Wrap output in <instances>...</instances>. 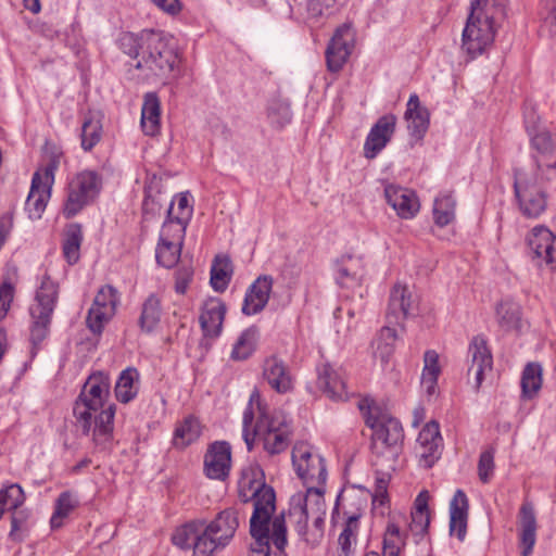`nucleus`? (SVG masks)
Listing matches in <instances>:
<instances>
[{
    "instance_id": "nucleus-35",
    "label": "nucleus",
    "mask_w": 556,
    "mask_h": 556,
    "mask_svg": "<svg viewBox=\"0 0 556 556\" xmlns=\"http://www.w3.org/2000/svg\"><path fill=\"white\" fill-rule=\"evenodd\" d=\"M81 148L85 151H91L102 138L101 114L99 112L89 111L81 125Z\"/></svg>"
},
{
    "instance_id": "nucleus-23",
    "label": "nucleus",
    "mask_w": 556,
    "mask_h": 556,
    "mask_svg": "<svg viewBox=\"0 0 556 556\" xmlns=\"http://www.w3.org/2000/svg\"><path fill=\"white\" fill-rule=\"evenodd\" d=\"M273 277L260 276L247 290L242 313L247 316L261 313L267 305L273 289Z\"/></svg>"
},
{
    "instance_id": "nucleus-21",
    "label": "nucleus",
    "mask_w": 556,
    "mask_h": 556,
    "mask_svg": "<svg viewBox=\"0 0 556 556\" xmlns=\"http://www.w3.org/2000/svg\"><path fill=\"white\" fill-rule=\"evenodd\" d=\"M384 197L397 216L404 219L413 218L420 208V203L415 191L396 186L388 185L384 188Z\"/></svg>"
},
{
    "instance_id": "nucleus-52",
    "label": "nucleus",
    "mask_w": 556,
    "mask_h": 556,
    "mask_svg": "<svg viewBox=\"0 0 556 556\" xmlns=\"http://www.w3.org/2000/svg\"><path fill=\"white\" fill-rule=\"evenodd\" d=\"M142 38L143 30L140 34L123 33L118 39L119 48L130 58L141 60V52L143 51Z\"/></svg>"
},
{
    "instance_id": "nucleus-22",
    "label": "nucleus",
    "mask_w": 556,
    "mask_h": 556,
    "mask_svg": "<svg viewBox=\"0 0 556 556\" xmlns=\"http://www.w3.org/2000/svg\"><path fill=\"white\" fill-rule=\"evenodd\" d=\"M226 305L219 298H208L201 307L199 323L204 337L215 339L222 333Z\"/></svg>"
},
{
    "instance_id": "nucleus-15",
    "label": "nucleus",
    "mask_w": 556,
    "mask_h": 556,
    "mask_svg": "<svg viewBox=\"0 0 556 556\" xmlns=\"http://www.w3.org/2000/svg\"><path fill=\"white\" fill-rule=\"evenodd\" d=\"M119 298L117 290L111 285L103 286L98 291L89 308L86 324L90 331L100 334L104 326L115 315Z\"/></svg>"
},
{
    "instance_id": "nucleus-2",
    "label": "nucleus",
    "mask_w": 556,
    "mask_h": 556,
    "mask_svg": "<svg viewBox=\"0 0 556 556\" xmlns=\"http://www.w3.org/2000/svg\"><path fill=\"white\" fill-rule=\"evenodd\" d=\"M239 523L238 509L228 507L208 523L194 519L178 527L172 535V542L181 549H192V556H212L231 542Z\"/></svg>"
},
{
    "instance_id": "nucleus-50",
    "label": "nucleus",
    "mask_w": 556,
    "mask_h": 556,
    "mask_svg": "<svg viewBox=\"0 0 556 556\" xmlns=\"http://www.w3.org/2000/svg\"><path fill=\"white\" fill-rule=\"evenodd\" d=\"M359 515H352L348 518L344 528L339 535L338 543L342 551L343 556H349L352 553V546L356 543V536L359 527Z\"/></svg>"
},
{
    "instance_id": "nucleus-3",
    "label": "nucleus",
    "mask_w": 556,
    "mask_h": 556,
    "mask_svg": "<svg viewBox=\"0 0 556 556\" xmlns=\"http://www.w3.org/2000/svg\"><path fill=\"white\" fill-rule=\"evenodd\" d=\"M365 424L372 430V464L392 469L397 462L404 440L401 422L389 416L370 399H362L357 404Z\"/></svg>"
},
{
    "instance_id": "nucleus-12",
    "label": "nucleus",
    "mask_w": 556,
    "mask_h": 556,
    "mask_svg": "<svg viewBox=\"0 0 556 556\" xmlns=\"http://www.w3.org/2000/svg\"><path fill=\"white\" fill-rule=\"evenodd\" d=\"M292 464L298 477L306 485H323L327 479V469L321 456L314 454L312 447L299 442L292 448Z\"/></svg>"
},
{
    "instance_id": "nucleus-5",
    "label": "nucleus",
    "mask_w": 556,
    "mask_h": 556,
    "mask_svg": "<svg viewBox=\"0 0 556 556\" xmlns=\"http://www.w3.org/2000/svg\"><path fill=\"white\" fill-rule=\"evenodd\" d=\"M143 51L136 68L147 78L167 80L176 77L180 58L173 40L164 31L143 29Z\"/></svg>"
},
{
    "instance_id": "nucleus-9",
    "label": "nucleus",
    "mask_w": 556,
    "mask_h": 556,
    "mask_svg": "<svg viewBox=\"0 0 556 556\" xmlns=\"http://www.w3.org/2000/svg\"><path fill=\"white\" fill-rule=\"evenodd\" d=\"M59 165V156L51 154L47 162L34 173L29 194L25 202V210L30 219L41 218L51 195Z\"/></svg>"
},
{
    "instance_id": "nucleus-24",
    "label": "nucleus",
    "mask_w": 556,
    "mask_h": 556,
    "mask_svg": "<svg viewBox=\"0 0 556 556\" xmlns=\"http://www.w3.org/2000/svg\"><path fill=\"white\" fill-rule=\"evenodd\" d=\"M263 377L278 393H287L293 389V377L290 368L279 357H267L263 364Z\"/></svg>"
},
{
    "instance_id": "nucleus-8",
    "label": "nucleus",
    "mask_w": 556,
    "mask_h": 556,
    "mask_svg": "<svg viewBox=\"0 0 556 556\" xmlns=\"http://www.w3.org/2000/svg\"><path fill=\"white\" fill-rule=\"evenodd\" d=\"M540 174L525 168L515 169L514 191L522 216L539 218L547 208V193L539 185Z\"/></svg>"
},
{
    "instance_id": "nucleus-64",
    "label": "nucleus",
    "mask_w": 556,
    "mask_h": 556,
    "mask_svg": "<svg viewBox=\"0 0 556 556\" xmlns=\"http://www.w3.org/2000/svg\"><path fill=\"white\" fill-rule=\"evenodd\" d=\"M547 14L544 16L543 23L552 35H556V0H547Z\"/></svg>"
},
{
    "instance_id": "nucleus-54",
    "label": "nucleus",
    "mask_w": 556,
    "mask_h": 556,
    "mask_svg": "<svg viewBox=\"0 0 556 556\" xmlns=\"http://www.w3.org/2000/svg\"><path fill=\"white\" fill-rule=\"evenodd\" d=\"M271 542L278 549V554L275 556H287L283 552L288 542L286 517L283 513L275 516L271 520Z\"/></svg>"
},
{
    "instance_id": "nucleus-45",
    "label": "nucleus",
    "mask_w": 556,
    "mask_h": 556,
    "mask_svg": "<svg viewBox=\"0 0 556 556\" xmlns=\"http://www.w3.org/2000/svg\"><path fill=\"white\" fill-rule=\"evenodd\" d=\"M15 294V288L13 283L9 280H4L0 285V320L4 319L8 315L11 303L13 302ZM8 348V339L5 329L0 327V362L7 351Z\"/></svg>"
},
{
    "instance_id": "nucleus-31",
    "label": "nucleus",
    "mask_w": 556,
    "mask_h": 556,
    "mask_svg": "<svg viewBox=\"0 0 556 556\" xmlns=\"http://www.w3.org/2000/svg\"><path fill=\"white\" fill-rule=\"evenodd\" d=\"M536 539V519L531 504H522L520 508V543L523 546L521 556L532 553Z\"/></svg>"
},
{
    "instance_id": "nucleus-48",
    "label": "nucleus",
    "mask_w": 556,
    "mask_h": 556,
    "mask_svg": "<svg viewBox=\"0 0 556 556\" xmlns=\"http://www.w3.org/2000/svg\"><path fill=\"white\" fill-rule=\"evenodd\" d=\"M293 503L301 504L309 514L326 513L324 493L314 485L307 486L306 494L293 495Z\"/></svg>"
},
{
    "instance_id": "nucleus-62",
    "label": "nucleus",
    "mask_w": 556,
    "mask_h": 556,
    "mask_svg": "<svg viewBox=\"0 0 556 556\" xmlns=\"http://www.w3.org/2000/svg\"><path fill=\"white\" fill-rule=\"evenodd\" d=\"M192 278L193 269L191 266L179 267L175 273V291L185 294Z\"/></svg>"
},
{
    "instance_id": "nucleus-33",
    "label": "nucleus",
    "mask_w": 556,
    "mask_h": 556,
    "mask_svg": "<svg viewBox=\"0 0 556 556\" xmlns=\"http://www.w3.org/2000/svg\"><path fill=\"white\" fill-rule=\"evenodd\" d=\"M429 498V492L424 490L417 495L415 500L414 509L410 514L412 521L409 523V531L415 536L421 538L428 532L430 525V514L428 507Z\"/></svg>"
},
{
    "instance_id": "nucleus-26",
    "label": "nucleus",
    "mask_w": 556,
    "mask_h": 556,
    "mask_svg": "<svg viewBox=\"0 0 556 556\" xmlns=\"http://www.w3.org/2000/svg\"><path fill=\"white\" fill-rule=\"evenodd\" d=\"M405 119L410 137L417 141L421 140L429 128L430 114L426 108L420 105L416 93L410 94L408 99Z\"/></svg>"
},
{
    "instance_id": "nucleus-6",
    "label": "nucleus",
    "mask_w": 556,
    "mask_h": 556,
    "mask_svg": "<svg viewBox=\"0 0 556 556\" xmlns=\"http://www.w3.org/2000/svg\"><path fill=\"white\" fill-rule=\"evenodd\" d=\"M238 495L242 503L253 501L250 520L271 519L276 509V494L265 482V475L258 464L251 463L242 468L238 481Z\"/></svg>"
},
{
    "instance_id": "nucleus-18",
    "label": "nucleus",
    "mask_w": 556,
    "mask_h": 556,
    "mask_svg": "<svg viewBox=\"0 0 556 556\" xmlns=\"http://www.w3.org/2000/svg\"><path fill=\"white\" fill-rule=\"evenodd\" d=\"M396 122L397 118L394 114H386L376 122L364 143V155L366 159H375L388 144L395 131Z\"/></svg>"
},
{
    "instance_id": "nucleus-29",
    "label": "nucleus",
    "mask_w": 556,
    "mask_h": 556,
    "mask_svg": "<svg viewBox=\"0 0 556 556\" xmlns=\"http://www.w3.org/2000/svg\"><path fill=\"white\" fill-rule=\"evenodd\" d=\"M163 314L161 298L151 293L142 303L138 326L143 333H152L161 323Z\"/></svg>"
},
{
    "instance_id": "nucleus-25",
    "label": "nucleus",
    "mask_w": 556,
    "mask_h": 556,
    "mask_svg": "<svg viewBox=\"0 0 556 556\" xmlns=\"http://www.w3.org/2000/svg\"><path fill=\"white\" fill-rule=\"evenodd\" d=\"M413 306L412 292L405 285H395L389 298L388 309L386 314L388 326H397L409 316Z\"/></svg>"
},
{
    "instance_id": "nucleus-53",
    "label": "nucleus",
    "mask_w": 556,
    "mask_h": 556,
    "mask_svg": "<svg viewBox=\"0 0 556 556\" xmlns=\"http://www.w3.org/2000/svg\"><path fill=\"white\" fill-rule=\"evenodd\" d=\"M376 469V480H375V492L372 494V502L384 504L388 498V485L390 482L391 473L390 471L395 469V466L392 469H387L384 466L375 465Z\"/></svg>"
},
{
    "instance_id": "nucleus-49",
    "label": "nucleus",
    "mask_w": 556,
    "mask_h": 556,
    "mask_svg": "<svg viewBox=\"0 0 556 556\" xmlns=\"http://www.w3.org/2000/svg\"><path fill=\"white\" fill-rule=\"evenodd\" d=\"M181 248V245L173 243L172 241L159 239L155 250L157 264L165 268L174 267L180 258Z\"/></svg>"
},
{
    "instance_id": "nucleus-39",
    "label": "nucleus",
    "mask_w": 556,
    "mask_h": 556,
    "mask_svg": "<svg viewBox=\"0 0 556 556\" xmlns=\"http://www.w3.org/2000/svg\"><path fill=\"white\" fill-rule=\"evenodd\" d=\"M79 506L78 497L71 491L62 492L55 501L54 513L50 519L52 529L61 528L66 519Z\"/></svg>"
},
{
    "instance_id": "nucleus-13",
    "label": "nucleus",
    "mask_w": 556,
    "mask_h": 556,
    "mask_svg": "<svg viewBox=\"0 0 556 556\" xmlns=\"http://www.w3.org/2000/svg\"><path fill=\"white\" fill-rule=\"evenodd\" d=\"M355 35L351 22L343 23L334 30L325 52L328 71L337 73L342 70L354 49Z\"/></svg>"
},
{
    "instance_id": "nucleus-4",
    "label": "nucleus",
    "mask_w": 556,
    "mask_h": 556,
    "mask_svg": "<svg viewBox=\"0 0 556 556\" xmlns=\"http://www.w3.org/2000/svg\"><path fill=\"white\" fill-rule=\"evenodd\" d=\"M505 14V0H471L462 34V50L470 59L483 54L492 46Z\"/></svg>"
},
{
    "instance_id": "nucleus-56",
    "label": "nucleus",
    "mask_w": 556,
    "mask_h": 556,
    "mask_svg": "<svg viewBox=\"0 0 556 556\" xmlns=\"http://www.w3.org/2000/svg\"><path fill=\"white\" fill-rule=\"evenodd\" d=\"M497 315L500 325L505 330L515 328L520 319L518 307L508 303H502L497 306Z\"/></svg>"
},
{
    "instance_id": "nucleus-19",
    "label": "nucleus",
    "mask_w": 556,
    "mask_h": 556,
    "mask_svg": "<svg viewBox=\"0 0 556 556\" xmlns=\"http://www.w3.org/2000/svg\"><path fill=\"white\" fill-rule=\"evenodd\" d=\"M528 244L538 266L556 262V237L546 227H534L528 238Z\"/></svg>"
},
{
    "instance_id": "nucleus-55",
    "label": "nucleus",
    "mask_w": 556,
    "mask_h": 556,
    "mask_svg": "<svg viewBox=\"0 0 556 556\" xmlns=\"http://www.w3.org/2000/svg\"><path fill=\"white\" fill-rule=\"evenodd\" d=\"M403 545L400 528L395 523H389L383 538V556H399Z\"/></svg>"
},
{
    "instance_id": "nucleus-27",
    "label": "nucleus",
    "mask_w": 556,
    "mask_h": 556,
    "mask_svg": "<svg viewBox=\"0 0 556 556\" xmlns=\"http://www.w3.org/2000/svg\"><path fill=\"white\" fill-rule=\"evenodd\" d=\"M469 503L460 489L456 490L450 503V533L464 541L467 533Z\"/></svg>"
},
{
    "instance_id": "nucleus-40",
    "label": "nucleus",
    "mask_w": 556,
    "mask_h": 556,
    "mask_svg": "<svg viewBox=\"0 0 556 556\" xmlns=\"http://www.w3.org/2000/svg\"><path fill=\"white\" fill-rule=\"evenodd\" d=\"M83 241V230L79 224H71L65 230L63 240V255L70 265H74L80 257V245Z\"/></svg>"
},
{
    "instance_id": "nucleus-10",
    "label": "nucleus",
    "mask_w": 556,
    "mask_h": 556,
    "mask_svg": "<svg viewBox=\"0 0 556 556\" xmlns=\"http://www.w3.org/2000/svg\"><path fill=\"white\" fill-rule=\"evenodd\" d=\"M254 397H258V394L256 392L252 393L250 403L243 413L242 419V434L249 450L252 448L255 437L265 435L268 434L269 432H276V430L278 431L290 429L289 424L287 422V419L281 412H274L271 415H268L258 404V417L251 432L250 427L252 426L254 420V412L252 407V402Z\"/></svg>"
},
{
    "instance_id": "nucleus-58",
    "label": "nucleus",
    "mask_w": 556,
    "mask_h": 556,
    "mask_svg": "<svg viewBox=\"0 0 556 556\" xmlns=\"http://www.w3.org/2000/svg\"><path fill=\"white\" fill-rule=\"evenodd\" d=\"M13 514L11 516V530L9 536L13 541H22V533L26 531V523L29 518V513L27 510H12Z\"/></svg>"
},
{
    "instance_id": "nucleus-30",
    "label": "nucleus",
    "mask_w": 556,
    "mask_h": 556,
    "mask_svg": "<svg viewBox=\"0 0 556 556\" xmlns=\"http://www.w3.org/2000/svg\"><path fill=\"white\" fill-rule=\"evenodd\" d=\"M340 0H307L305 22L311 29L320 28L338 11Z\"/></svg>"
},
{
    "instance_id": "nucleus-63",
    "label": "nucleus",
    "mask_w": 556,
    "mask_h": 556,
    "mask_svg": "<svg viewBox=\"0 0 556 556\" xmlns=\"http://www.w3.org/2000/svg\"><path fill=\"white\" fill-rule=\"evenodd\" d=\"M189 192H182L177 198V212L174 214L178 220L189 223L193 207L190 204Z\"/></svg>"
},
{
    "instance_id": "nucleus-1",
    "label": "nucleus",
    "mask_w": 556,
    "mask_h": 556,
    "mask_svg": "<svg viewBox=\"0 0 556 556\" xmlns=\"http://www.w3.org/2000/svg\"><path fill=\"white\" fill-rule=\"evenodd\" d=\"M110 389L109 375L102 371L90 375L73 408L76 425L84 434H89L93 426V442L102 448H106L113 438L115 404L104 406Z\"/></svg>"
},
{
    "instance_id": "nucleus-14",
    "label": "nucleus",
    "mask_w": 556,
    "mask_h": 556,
    "mask_svg": "<svg viewBox=\"0 0 556 556\" xmlns=\"http://www.w3.org/2000/svg\"><path fill=\"white\" fill-rule=\"evenodd\" d=\"M530 143L535 153L532 155L534 167L529 172L540 174L541 180H551L552 173L556 170V139L548 130L542 129L530 136Z\"/></svg>"
},
{
    "instance_id": "nucleus-59",
    "label": "nucleus",
    "mask_w": 556,
    "mask_h": 556,
    "mask_svg": "<svg viewBox=\"0 0 556 556\" xmlns=\"http://www.w3.org/2000/svg\"><path fill=\"white\" fill-rule=\"evenodd\" d=\"M348 263H352L351 257H348L346 262L342 260L338 264L337 282L344 288H349L358 281V273L353 270L352 266Z\"/></svg>"
},
{
    "instance_id": "nucleus-36",
    "label": "nucleus",
    "mask_w": 556,
    "mask_h": 556,
    "mask_svg": "<svg viewBox=\"0 0 556 556\" xmlns=\"http://www.w3.org/2000/svg\"><path fill=\"white\" fill-rule=\"evenodd\" d=\"M201 435V424L194 416H187L176 425L173 444L175 447L185 448L195 442Z\"/></svg>"
},
{
    "instance_id": "nucleus-51",
    "label": "nucleus",
    "mask_w": 556,
    "mask_h": 556,
    "mask_svg": "<svg viewBox=\"0 0 556 556\" xmlns=\"http://www.w3.org/2000/svg\"><path fill=\"white\" fill-rule=\"evenodd\" d=\"M290 429L288 430H276V432H269L268 434L261 435L263 439L264 448L270 454H279L283 452L290 442Z\"/></svg>"
},
{
    "instance_id": "nucleus-60",
    "label": "nucleus",
    "mask_w": 556,
    "mask_h": 556,
    "mask_svg": "<svg viewBox=\"0 0 556 556\" xmlns=\"http://www.w3.org/2000/svg\"><path fill=\"white\" fill-rule=\"evenodd\" d=\"M494 452L492 450L482 452L478 463V475L483 483L490 481L494 472Z\"/></svg>"
},
{
    "instance_id": "nucleus-61",
    "label": "nucleus",
    "mask_w": 556,
    "mask_h": 556,
    "mask_svg": "<svg viewBox=\"0 0 556 556\" xmlns=\"http://www.w3.org/2000/svg\"><path fill=\"white\" fill-rule=\"evenodd\" d=\"M523 121L529 137L542 130L540 129V116L536 113L534 104L530 101L525 102Z\"/></svg>"
},
{
    "instance_id": "nucleus-57",
    "label": "nucleus",
    "mask_w": 556,
    "mask_h": 556,
    "mask_svg": "<svg viewBox=\"0 0 556 556\" xmlns=\"http://www.w3.org/2000/svg\"><path fill=\"white\" fill-rule=\"evenodd\" d=\"M289 519L295 522V530L300 535H304L307 529V521L309 519V510H306L301 504L293 503L291 497L289 508Z\"/></svg>"
},
{
    "instance_id": "nucleus-41",
    "label": "nucleus",
    "mask_w": 556,
    "mask_h": 556,
    "mask_svg": "<svg viewBox=\"0 0 556 556\" xmlns=\"http://www.w3.org/2000/svg\"><path fill=\"white\" fill-rule=\"evenodd\" d=\"M187 225V222L178 220L177 217L174 216V202H170L167 208V218L161 228L159 239L172 241L182 247Z\"/></svg>"
},
{
    "instance_id": "nucleus-44",
    "label": "nucleus",
    "mask_w": 556,
    "mask_h": 556,
    "mask_svg": "<svg viewBox=\"0 0 556 556\" xmlns=\"http://www.w3.org/2000/svg\"><path fill=\"white\" fill-rule=\"evenodd\" d=\"M456 201L451 193H442L433 203V219L439 227H445L455 219Z\"/></svg>"
},
{
    "instance_id": "nucleus-46",
    "label": "nucleus",
    "mask_w": 556,
    "mask_h": 556,
    "mask_svg": "<svg viewBox=\"0 0 556 556\" xmlns=\"http://www.w3.org/2000/svg\"><path fill=\"white\" fill-rule=\"evenodd\" d=\"M26 500L23 488L17 483H11L0 489V519L5 508L16 510Z\"/></svg>"
},
{
    "instance_id": "nucleus-7",
    "label": "nucleus",
    "mask_w": 556,
    "mask_h": 556,
    "mask_svg": "<svg viewBox=\"0 0 556 556\" xmlns=\"http://www.w3.org/2000/svg\"><path fill=\"white\" fill-rule=\"evenodd\" d=\"M58 299V283L50 276L45 275L29 307L31 318L30 341L34 346L40 344L48 337Z\"/></svg>"
},
{
    "instance_id": "nucleus-42",
    "label": "nucleus",
    "mask_w": 556,
    "mask_h": 556,
    "mask_svg": "<svg viewBox=\"0 0 556 556\" xmlns=\"http://www.w3.org/2000/svg\"><path fill=\"white\" fill-rule=\"evenodd\" d=\"M258 340V329L250 327L241 332L233 344L230 357L233 361H245L255 351Z\"/></svg>"
},
{
    "instance_id": "nucleus-17",
    "label": "nucleus",
    "mask_w": 556,
    "mask_h": 556,
    "mask_svg": "<svg viewBox=\"0 0 556 556\" xmlns=\"http://www.w3.org/2000/svg\"><path fill=\"white\" fill-rule=\"evenodd\" d=\"M231 447L225 441L212 443L204 456V472L210 479L225 480L230 471Z\"/></svg>"
},
{
    "instance_id": "nucleus-34",
    "label": "nucleus",
    "mask_w": 556,
    "mask_h": 556,
    "mask_svg": "<svg viewBox=\"0 0 556 556\" xmlns=\"http://www.w3.org/2000/svg\"><path fill=\"white\" fill-rule=\"evenodd\" d=\"M139 390V372L134 367H128L124 369L114 388V393L116 396V400L121 403H129L132 401Z\"/></svg>"
},
{
    "instance_id": "nucleus-32",
    "label": "nucleus",
    "mask_w": 556,
    "mask_h": 556,
    "mask_svg": "<svg viewBox=\"0 0 556 556\" xmlns=\"http://www.w3.org/2000/svg\"><path fill=\"white\" fill-rule=\"evenodd\" d=\"M161 103L154 92L144 96L141 109V127L146 135L155 136L160 131Z\"/></svg>"
},
{
    "instance_id": "nucleus-38",
    "label": "nucleus",
    "mask_w": 556,
    "mask_h": 556,
    "mask_svg": "<svg viewBox=\"0 0 556 556\" xmlns=\"http://www.w3.org/2000/svg\"><path fill=\"white\" fill-rule=\"evenodd\" d=\"M440 374L439 354L433 350L426 351L420 382L428 396H432L435 393Z\"/></svg>"
},
{
    "instance_id": "nucleus-16",
    "label": "nucleus",
    "mask_w": 556,
    "mask_h": 556,
    "mask_svg": "<svg viewBox=\"0 0 556 556\" xmlns=\"http://www.w3.org/2000/svg\"><path fill=\"white\" fill-rule=\"evenodd\" d=\"M470 365L467 370L468 382L479 391L484 379L493 369V356L482 336H476L468 348Z\"/></svg>"
},
{
    "instance_id": "nucleus-28",
    "label": "nucleus",
    "mask_w": 556,
    "mask_h": 556,
    "mask_svg": "<svg viewBox=\"0 0 556 556\" xmlns=\"http://www.w3.org/2000/svg\"><path fill=\"white\" fill-rule=\"evenodd\" d=\"M318 386L333 400L346 399V388L340 369L324 365L318 375Z\"/></svg>"
},
{
    "instance_id": "nucleus-20",
    "label": "nucleus",
    "mask_w": 556,
    "mask_h": 556,
    "mask_svg": "<svg viewBox=\"0 0 556 556\" xmlns=\"http://www.w3.org/2000/svg\"><path fill=\"white\" fill-rule=\"evenodd\" d=\"M442 446L443 443L439 424L435 420L427 422L418 434L416 446L426 467H432L440 458Z\"/></svg>"
},
{
    "instance_id": "nucleus-43",
    "label": "nucleus",
    "mask_w": 556,
    "mask_h": 556,
    "mask_svg": "<svg viewBox=\"0 0 556 556\" xmlns=\"http://www.w3.org/2000/svg\"><path fill=\"white\" fill-rule=\"evenodd\" d=\"M232 267L227 256L217 255L211 268V286L217 292H224L231 279Z\"/></svg>"
},
{
    "instance_id": "nucleus-11",
    "label": "nucleus",
    "mask_w": 556,
    "mask_h": 556,
    "mask_svg": "<svg viewBox=\"0 0 556 556\" xmlns=\"http://www.w3.org/2000/svg\"><path fill=\"white\" fill-rule=\"evenodd\" d=\"M100 177L96 172L85 170L75 176L68 186L67 200L63 207V214L67 218L74 217L99 193Z\"/></svg>"
},
{
    "instance_id": "nucleus-37",
    "label": "nucleus",
    "mask_w": 556,
    "mask_h": 556,
    "mask_svg": "<svg viewBox=\"0 0 556 556\" xmlns=\"http://www.w3.org/2000/svg\"><path fill=\"white\" fill-rule=\"evenodd\" d=\"M396 339L397 334L395 328L384 326L374 343V356L381 362L383 367L390 363L393 356Z\"/></svg>"
},
{
    "instance_id": "nucleus-47",
    "label": "nucleus",
    "mask_w": 556,
    "mask_h": 556,
    "mask_svg": "<svg viewBox=\"0 0 556 556\" xmlns=\"http://www.w3.org/2000/svg\"><path fill=\"white\" fill-rule=\"evenodd\" d=\"M542 386V368L536 363L528 364L521 377L522 394L526 397H532L538 393Z\"/></svg>"
}]
</instances>
